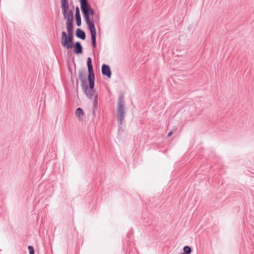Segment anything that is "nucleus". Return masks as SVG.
I'll return each mask as SVG.
<instances>
[{
	"label": "nucleus",
	"mask_w": 254,
	"mask_h": 254,
	"mask_svg": "<svg viewBox=\"0 0 254 254\" xmlns=\"http://www.w3.org/2000/svg\"><path fill=\"white\" fill-rule=\"evenodd\" d=\"M101 72L103 75L107 76L110 79L112 76V71L110 66L107 64H104L101 66Z\"/></svg>",
	"instance_id": "nucleus-6"
},
{
	"label": "nucleus",
	"mask_w": 254,
	"mask_h": 254,
	"mask_svg": "<svg viewBox=\"0 0 254 254\" xmlns=\"http://www.w3.org/2000/svg\"><path fill=\"white\" fill-rule=\"evenodd\" d=\"M75 36L78 38L81 39V40H85L86 38V34L85 32L81 29L80 28H77L75 31Z\"/></svg>",
	"instance_id": "nucleus-10"
},
{
	"label": "nucleus",
	"mask_w": 254,
	"mask_h": 254,
	"mask_svg": "<svg viewBox=\"0 0 254 254\" xmlns=\"http://www.w3.org/2000/svg\"><path fill=\"white\" fill-rule=\"evenodd\" d=\"M87 66L88 70V79L84 76L86 73L85 68L79 70L78 77L81 81V86L84 94L90 100H92L94 93L95 75L93 69L92 59L88 57L87 59Z\"/></svg>",
	"instance_id": "nucleus-1"
},
{
	"label": "nucleus",
	"mask_w": 254,
	"mask_h": 254,
	"mask_svg": "<svg viewBox=\"0 0 254 254\" xmlns=\"http://www.w3.org/2000/svg\"><path fill=\"white\" fill-rule=\"evenodd\" d=\"M98 108V95L96 94L94 97L93 103V110H96Z\"/></svg>",
	"instance_id": "nucleus-12"
},
{
	"label": "nucleus",
	"mask_w": 254,
	"mask_h": 254,
	"mask_svg": "<svg viewBox=\"0 0 254 254\" xmlns=\"http://www.w3.org/2000/svg\"><path fill=\"white\" fill-rule=\"evenodd\" d=\"M73 49V52L76 55H79L83 53V49Z\"/></svg>",
	"instance_id": "nucleus-17"
},
{
	"label": "nucleus",
	"mask_w": 254,
	"mask_h": 254,
	"mask_svg": "<svg viewBox=\"0 0 254 254\" xmlns=\"http://www.w3.org/2000/svg\"><path fill=\"white\" fill-rule=\"evenodd\" d=\"M73 36L72 35H67L65 31H63L62 33V44L64 48L70 47Z\"/></svg>",
	"instance_id": "nucleus-4"
},
{
	"label": "nucleus",
	"mask_w": 254,
	"mask_h": 254,
	"mask_svg": "<svg viewBox=\"0 0 254 254\" xmlns=\"http://www.w3.org/2000/svg\"><path fill=\"white\" fill-rule=\"evenodd\" d=\"M61 7L69 6L68 0H61Z\"/></svg>",
	"instance_id": "nucleus-15"
},
{
	"label": "nucleus",
	"mask_w": 254,
	"mask_h": 254,
	"mask_svg": "<svg viewBox=\"0 0 254 254\" xmlns=\"http://www.w3.org/2000/svg\"><path fill=\"white\" fill-rule=\"evenodd\" d=\"M78 1L80 2V9L84 19L90 33L92 48H96L97 32L93 17V16L95 14V11L87 0H78Z\"/></svg>",
	"instance_id": "nucleus-2"
},
{
	"label": "nucleus",
	"mask_w": 254,
	"mask_h": 254,
	"mask_svg": "<svg viewBox=\"0 0 254 254\" xmlns=\"http://www.w3.org/2000/svg\"><path fill=\"white\" fill-rule=\"evenodd\" d=\"M71 81L72 82V83L73 84H74V79H73V76L72 75H71Z\"/></svg>",
	"instance_id": "nucleus-22"
},
{
	"label": "nucleus",
	"mask_w": 254,
	"mask_h": 254,
	"mask_svg": "<svg viewBox=\"0 0 254 254\" xmlns=\"http://www.w3.org/2000/svg\"><path fill=\"white\" fill-rule=\"evenodd\" d=\"M71 49H67L66 55V64H70V62H72L73 63L74 65H75L74 62V56L73 55L72 52L71 50Z\"/></svg>",
	"instance_id": "nucleus-7"
},
{
	"label": "nucleus",
	"mask_w": 254,
	"mask_h": 254,
	"mask_svg": "<svg viewBox=\"0 0 254 254\" xmlns=\"http://www.w3.org/2000/svg\"><path fill=\"white\" fill-rule=\"evenodd\" d=\"M183 252L185 254H191L192 252L191 248L189 246H185L183 249Z\"/></svg>",
	"instance_id": "nucleus-13"
},
{
	"label": "nucleus",
	"mask_w": 254,
	"mask_h": 254,
	"mask_svg": "<svg viewBox=\"0 0 254 254\" xmlns=\"http://www.w3.org/2000/svg\"><path fill=\"white\" fill-rule=\"evenodd\" d=\"M84 115V112L82 108L80 107H78L76 109L75 111V115L77 118L80 119Z\"/></svg>",
	"instance_id": "nucleus-11"
},
{
	"label": "nucleus",
	"mask_w": 254,
	"mask_h": 254,
	"mask_svg": "<svg viewBox=\"0 0 254 254\" xmlns=\"http://www.w3.org/2000/svg\"><path fill=\"white\" fill-rule=\"evenodd\" d=\"M69 48H82V47L80 42L77 41L74 44L72 42L70 47Z\"/></svg>",
	"instance_id": "nucleus-14"
},
{
	"label": "nucleus",
	"mask_w": 254,
	"mask_h": 254,
	"mask_svg": "<svg viewBox=\"0 0 254 254\" xmlns=\"http://www.w3.org/2000/svg\"><path fill=\"white\" fill-rule=\"evenodd\" d=\"M68 71L70 73L71 75H73V72L70 66V64H67Z\"/></svg>",
	"instance_id": "nucleus-18"
},
{
	"label": "nucleus",
	"mask_w": 254,
	"mask_h": 254,
	"mask_svg": "<svg viewBox=\"0 0 254 254\" xmlns=\"http://www.w3.org/2000/svg\"><path fill=\"white\" fill-rule=\"evenodd\" d=\"M181 254H185L184 253H181Z\"/></svg>",
	"instance_id": "nucleus-25"
},
{
	"label": "nucleus",
	"mask_w": 254,
	"mask_h": 254,
	"mask_svg": "<svg viewBox=\"0 0 254 254\" xmlns=\"http://www.w3.org/2000/svg\"><path fill=\"white\" fill-rule=\"evenodd\" d=\"M78 84H79L78 79H76V86L77 88L78 87Z\"/></svg>",
	"instance_id": "nucleus-21"
},
{
	"label": "nucleus",
	"mask_w": 254,
	"mask_h": 254,
	"mask_svg": "<svg viewBox=\"0 0 254 254\" xmlns=\"http://www.w3.org/2000/svg\"><path fill=\"white\" fill-rule=\"evenodd\" d=\"M66 25L68 35L73 36V21L70 20H67Z\"/></svg>",
	"instance_id": "nucleus-9"
},
{
	"label": "nucleus",
	"mask_w": 254,
	"mask_h": 254,
	"mask_svg": "<svg viewBox=\"0 0 254 254\" xmlns=\"http://www.w3.org/2000/svg\"><path fill=\"white\" fill-rule=\"evenodd\" d=\"M177 129V127H174L172 129L174 131V130Z\"/></svg>",
	"instance_id": "nucleus-24"
},
{
	"label": "nucleus",
	"mask_w": 254,
	"mask_h": 254,
	"mask_svg": "<svg viewBox=\"0 0 254 254\" xmlns=\"http://www.w3.org/2000/svg\"><path fill=\"white\" fill-rule=\"evenodd\" d=\"M75 19L77 26H80L81 25V18L80 13V10L78 6H77L75 8Z\"/></svg>",
	"instance_id": "nucleus-8"
},
{
	"label": "nucleus",
	"mask_w": 254,
	"mask_h": 254,
	"mask_svg": "<svg viewBox=\"0 0 254 254\" xmlns=\"http://www.w3.org/2000/svg\"><path fill=\"white\" fill-rule=\"evenodd\" d=\"M64 19L67 20H70L73 21V11L72 10H68L69 6L61 7Z\"/></svg>",
	"instance_id": "nucleus-5"
},
{
	"label": "nucleus",
	"mask_w": 254,
	"mask_h": 254,
	"mask_svg": "<svg viewBox=\"0 0 254 254\" xmlns=\"http://www.w3.org/2000/svg\"><path fill=\"white\" fill-rule=\"evenodd\" d=\"M173 130H170L168 133V134H167V136H166V137H170L172 136V135L173 134Z\"/></svg>",
	"instance_id": "nucleus-20"
},
{
	"label": "nucleus",
	"mask_w": 254,
	"mask_h": 254,
	"mask_svg": "<svg viewBox=\"0 0 254 254\" xmlns=\"http://www.w3.org/2000/svg\"><path fill=\"white\" fill-rule=\"evenodd\" d=\"M93 52H94V48H93Z\"/></svg>",
	"instance_id": "nucleus-26"
},
{
	"label": "nucleus",
	"mask_w": 254,
	"mask_h": 254,
	"mask_svg": "<svg viewBox=\"0 0 254 254\" xmlns=\"http://www.w3.org/2000/svg\"><path fill=\"white\" fill-rule=\"evenodd\" d=\"M28 250L29 254H35V249H34V248L33 247V246H28Z\"/></svg>",
	"instance_id": "nucleus-16"
},
{
	"label": "nucleus",
	"mask_w": 254,
	"mask_h": 254,
	"mask_svg": "<svg viewBox=\"0 0 254 254\" xmlns=\"http://www.w3.org/2000/svg\"><path fill=\"white\" fill-rule=\"evenodd\" d=\"M143 222L144 223H146V224H148V225H150L151 224L150 220L148 219L145 218H144Z\"/></svg>",
	"instance_id": "nucleus-19"
},
{
	"label": "nucleus",
	"mask_w": 254,
	"mask_h": 254,
	"mask_svg": "<svg viewBox=\"0 0 254 254\" xmlns=\"http://www.w3.org/2000/svg\"><path fill=\"white\" fill-rule=\"evenodd\" d=\"M125 102L124 101V95L123 93H121L119 95L117 110V118L118 124V132L122 131L123 128L121 126L123 124V121L125 117Z\"/></svg>",
	"instance_id": "nucleus-3"
},
{
	"label": "nucleus",
	"mask_w": 254,
	"mask_h": 254,
	"mask_svg": "<svg viewBox=\"0 0 254 254\" xmlns=\"http://www.w3.org/2000/svg\"><path fill=\"white\" fill-rule=\"evenodd\" d=\"M96 110H93V115L94 116V117H95L96 116Z\"/></svg>",
	"instance_id": "nucleus-23"
}]
</instances>
